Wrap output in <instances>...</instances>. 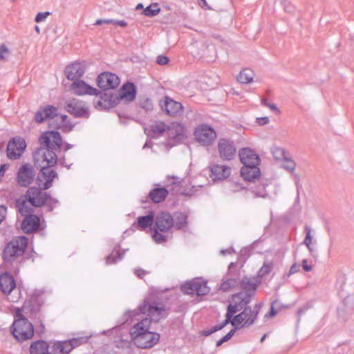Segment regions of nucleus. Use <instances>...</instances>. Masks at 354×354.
<instances>
[{
    "mask_svg": "<svg viewBox=\"0 0 354 354\" xmlns=\"http://www.w3.org/2000/svg\"><path fill=\"white\" fill-rule=\"evenodd\" d=\"M39 140L41 147L34 153L33 158L35 167L40 169L38 185H43L42 189L46 190L52 186L53 179L57 176L51 167L57 164L56 151L60 149L62 140L59 132L49 131L44 133Z\"/></svg>",
    "mask_w": 354,
    "mask_h": 354,
    "instance_id": "f257e3e1",
    "label": "nucleus"
},
{
    "mask_svg": "<svg viewBox=\"0 0 354 354\" xmlns=\"http://www.w3.org/2000/svg\"><path fill=\"white\" fill-rule=\"evenodd\" d=\"M130 317H135L140 314L147 317L142 318L135 324L130 329L131 340L140 337L149 333L152 322H158L167 317L168 312L164 302L150 296L146 298L137 310L127 312Z\"/></svg>",
    "mask_w": 354,
    "mask_h": 354,
    "instance_id": "f03ea898",
    "label": "nucleus"
},
{
    "mask_svg": "<svg viewBox=\"0 0 354 354\" xmlns=\"http://www.w3.org/2000/svg\"><path fill=\"white\" fill-rule=\"evenodd\" d=\"M34 309L31 301H26L21 308H17L15 316L17 318L12 326V333L18 341L22 342L31 339L34 335L32 324L24 316V314H34Z\"/></svg>",
    "mask_w": 354,
    "mask_h": 354,
    "instance_id": "7ed1b4c3",
    "label": "nucleus"
},
{
    "mask_svg": "<svg viewBox=\"0 0 354 354\" xmlns=\"http://www.w3.org/2000/svg\"><path fill=\"white\" fill-rule=\"evenodd\" d=\"M153 136H159L166 133L171 144H177L186 138L184 127L178 122L170 125L161 121L153 122L149 127Z\"/></svg>",
    "mask_w": 354,
    "mask_h": 354,
    "instance_id": "20e7f679",
    "label": "nucleus"
},
{
    "mask_svg": "<svg viewBox=\"0 0 354 354\" xmlns=\"http://www.w3.org/2000/svg\"><path fill=\"white\" fill-rule=\"evenodd\" d=\"M28 245V239L26 236H17L8 242L2 253V259L5 263L12 264L19 261L23 257Z\"/></svg>",
    "mask_w": 354,
    "mask_h": 354,
    "instance_id": "39448f33",
    "label": "nucleus"
},
{
    "mask_svg": "<svg viewBox=\"0 0 354 354\" xmlns=\"http://www.w3.org/2000/svg\"><path fill=\"white\" fill-rule=\"evenodd\" d=\"M156 227L153 229L152 238L157 243H165L168 236L164 233L169 232L173 228L174 218L168 212L158 214L155 219Z\"/></svg>",
    "mask_w": 354,
    "mask_h": 354,
    "instance_id": "423d86ee",
    "label": "nucleus"
},
{
    "mask_svg": "<svg viewBox=\"0 0 354 354\" xmlns=\"http://www.w3.org/2000/svg\"><path fill=\"white\" fill-rule=\"evenodd\" d=\"M250 297L251 294L247 292H240L233 296L232 303L228 306L225 315V320L228 324L236 313L248 308L247 305L250 301Z\"/></svg>",
    "mask_w": 354,
    "mask_h": 354,
    "instance_id": "0eeeda50",
    "label": "nucleus"
},
{
    "mask_svg": "<svg viewBox=\"0 0 354 354\" xmlns=\"http://www.w3.org/2000/svg\"><path fill=\"white\" fill-rule=\"evenodd\" d=\"M240 277V271L235 269V263H230L227 272L222 279L219 289L227 292L236 287L239 284Z\"/></svg>",
    "mask_w": 354,
    "mask_h": 354,
    "instance_id": "6e6552de",
    "label": "nucleus"
},
{
    "mask_svg": "<svg viewBox=\"0 0 354 354\" xmlns=\"http://www.w3.org/2000/svg\"><path fill=\"white\" fill-rule=\"evenodd\" d=\"M181 290L185 294H196L198 296L207 295L210 288L207 286V282L201 278H196L193 280L186 282L181 286Z\"/></svg>",
    "mask_w": 354,
    "mask_h": 354,
    "instance_id": "1a4fd4ad",
    "label": "nucleus"
},
{
    "mask_svg": "<svg viewBox=\"0 0 354 354\" xmlns=\"http://www.w3.org/2000/svg\"><path fill=\"white\" fill-rule=\"evenodd\" d=\"M26 148V141L20 137L12 138L7 146V157L10 160H17L21 157Z\"/></svg>",
    "mask_w": 354,
    "mask_h": 354,
    "instance_id": "9d476101",
    "label": "nucleus"
},
{
    "mask_svg": "<svg viewBox=\"0 0 354 354\" xmlns=\"http://www.w3.org/2000/svg\"><path fill=\"white\" fill-rule=\"evenodd\" d=\"M194 135L196 140L204 146L209 145L216 136L214 130L206 124L198 126L194 131Z\"/></svg>",
    "mask_w": 354,
    "mask_h": 354,
    "instance_id": "9b49d317",
    "label": "nucleus"
},
{
    "mask_svg": "<svg viewBox=\"0 0 354 354\" xmlns=\"http://www.w3.org/2000/svg\"><path fill=\"white\" fill-rule=\"evenodd\" d=\"M32 206L41 207L44 205L50 196L46 193L41 192L39 188L32 187H30L25 196Z\"/></svg>",
    "mask_w": 354,
    "mask_h": 354,
    "instance_id": "f8f14e48",
    "label": "nucleus"
},
{
    "mask_svg": "<svg viewBox=\"0 0 354 354\" xmlns=\"http://www.w3.org/2000/svg\"><path fill=\"white\" fill-rule=\"evenodd\" d=\"M160 340V334L149 331L133 340V344L140 348L147 349L153 347Z\"/></svg>",
    "mask_w": 354,
    "mask_h": 354,
    "instance_id": "ddd939ff",
    "label": "nucleus"
},
{
    "mask_svg": "<svg viewBox=\"0 0 354 354\" xmlns=\"http://www.w3.org/2000/svg\"><path fill=\"white\" fill-rule=\"evenodd\" d=\"M258 310H252L251 308H245V309L238 315L235 316L233 319H230V323L236 328L239 325L249 326L254 322L257 317Z\"/></svg>",
    "mask_w": 354,
    "mask_h": 354,
    "instance_id": "4468645a",
    "label": "nucleus"
},
{
    "mask_svg": "<svg viewBox=\"0 0 354 354\" xmlns=\"http://www.w3.org/2000/svg\"><path fill=\"white\" fill-rule=\"evenodd\" d=\"M354 313V297L348 295L342 301V305L337 309V317L346 322Z\"/></svg>",
    "mask_w": 354,
    "mask_h": 354,
    "instance_id": "2eb2a0df",
    "label": "nucleus"
},
{
    "mask_svg": "<svg viewBox=\"0 0 354 354\" xmlns=\"http://www.w3.org/2000/svg\"><path fill=\"white\" fill-rule=\"evenodd\" d=\"M218 151L222 160H230L234 158L236 149L231 140L223 138L218 140Z\"/></svg>",
    "mask_w": 354,
    "mask_h": 354,
    "instance_id": "dca6fc26",
    "label": "nucleus"
},
{
    "mask_svg": "<svg viewBox=\"0 0 354 354\" xmlns=\"http://www.w3.org/2000/svg\"><path fill=\"white\" fill-rule=\"evenodd\" d=\"M35 172L30 164L23 165L19 169L16 178L17 183L21 187H28L33 180Z\"/></svg>",
    "mask_w": 354,
    "mask_h": 354,
    "instance_id": "f3484780",
    "label": "nucleus"
},
{
    "mask_svg": "<svg viewBox=\"0 0 354 354\" xmlns=\"http://www.w3.org/2000/svg\"><path fill=\"white\" fill-rule=\"evenodd\" d=\"M97 86L104 91L113 89L120 84L118 77L111 73H101L97 80Z\"/></svg>",
    "mask_w": 354,
    "mask_h": 354,
    "instance_id": "a211bd4d",
    "label": "nucleus"
},
{
    "mask_svg": "<svg viewBox=\"0 0 354 354\" xmlns=\"http://www.w3.org/2000/svg\"><path fill=\"white\" fill-rule=\"evenodd\" d=\"M80 340L73 339L70 341L57 342L49 347L48 354H68L71 350L77 346Z\"/></svg>",
    "mask_w": 354,
    "mask_h": 354,
    "instance_id": "6ab92c4d",
    "label": "nucleus"
},
{
    "mask_svg": "<svg viewBox=\"0 0 354 354\" xmlns=\"http://www.w3.org/2000/svg\"><path fill=\"white\" fill-rule=\"evenodd\" d=\"M66 109L76 117L88 116V108L85 104L76 99L68 101L66 103Z\"/></svg>",
    "mask_w": 354,
    "mask_h": 354,
    "instance_id": "aec40b11",
    "label": "nucleus"
},
{
    "mask_svg": "<svg viewBox=\"0 0 354 354\" xmlns=\"http://www.w3.org/2000/svg\"><path fill=\"white\" fill-rule=\"evenodd\" d=\"M162 110L165 111L168 115H176L183 112V106L180 102H176L172 99L165 97L160 102Z\"/></svg>",
    "mask_w": 354,
    "mask_h": 354,
    "instance_id": "412c9836",
    "label": "nucleus"
},
{
    "mask_svg": "<svg viewBox=\"0 0 354 354\" xmlns=\"http://www.w3.org/2000/svg\"><path fill=\"white\" fill-rule=\"evenodd\" d=\"M71 88L73 92L77 95L85 94L97 95L100 94V92L97 91L96 88L91 87L84 81L79 80L73 81Z\"/></svg>",
    "mask_w": 354,
    "mask_h": 354,
    "instance_id": "4be33fe9",
    "label": "nucleus"
},
{
    "mask_svg": "<svg viewBox=\"0 0 354 354\" xmlns=\"http://www.w3.org/2000/svg\"><path fill=\"white\" fill-rule=\"evenodd\" d=\"M85 70L86 67L83 64L75 62L66 66L64 72L67 79L75 81L84 75Z\"/></svg>",
    "mask_w": 354,
    "mask_h": 354,
    "instance_id": "5701e85b",
    "label": "nucleus"
},
{
    "mask_svg": "<svg viewBox=\"0 0 354 354\" xmlns=\"http://www.w3.org/2000/svg\"><path fill=\"white\" fill-rule=\"evenodd\" d=\"M40 225L39 218L34 214L24 217L21 228L24 233L30 234L37 230Z\"/></svg>",
    "mask_w": 354,
    "mask_h": 354,
    "instance_id": "b1692460",
    "label": "nucleus"
},
{
    "mask_svg": "<svg viewBox=\"0 0 354 354\" xmlns=\"http://www.w3.org/2000/svg\"><path fill=\"white\" fill-rule=\"evenodd\" d=\"M240 160L243 165H259L260 158L259 156L250 148H243L239 151Z\"/></svg>",
    "mask_w": 354,
    "mask_h": 354,
    "instance_id": "393cba45",
    "label": "nucleus"
},
{
    "mask_svg": "<svg viewBox=\"0 0 354 354\" xmlns=\"http://www.w3.org/2000/svg\"><path fill=\"white\" fill-rule=\"evenodd\" d=\"M15 286V281L12 274L6 272L0 275V290L3 293L9 295Z\"/></svg>",
    "mask_w": 354,
    "mask_h": 354,
    "instance_id": "a878e982",
    "label": "nucleus"
},
{
    "mask_svg": "<svg viewBox=\"0 0 354 354\" xmlns=\"http://www.w3.org/2000/svg\"><path fill=\"white\" fill-rule=\"evenodd\" d=\"M259 165H245L241 169V175L247 181L254 182L260 177L261 172Z\"/></svg>",
    "mask_w": 354,
    "mask_h": 354,
    "instance_id": "bb28decb",
    "label": "nucleus"
},
{
    "mask_svg": "<svg viewBox=\"0 0 354 354\" xmlns=\"http://www.w3.org/2000/svg\"><path fill=\"white\" fill-rule=\"evenodd\" d=\"M136 87L132 83H127L120 89L116 98L126 102L133 101L136 97Z\"/></svg>",
    "mask_w": 354,
    "mask_h": 354,
    "instance_id": "cd10ccee",
    "label": "nucleus"
},
{
    "mask_svg": "<svg viewBox=\"0 0 354 354\" xmlns=\"http://www.w3.org/2000/svg\"><path fill=\"white\" fill-rule=\"evenodd\" d=\"M231 168L222 165H214L211 167V177L214 180H223L230 176Z\"/></svg>",
    "mask_w": 354,
    "mask_h": 354,
    "instance_id": "c85d7f7f",
    "label": "nucleus"
},
{
    "mask_svg": "<svg viewBox=\"0 0 354 354\" xmlns=\"http://www.w3.org/2000/svg\"><path fill=\"white\" fill-rule=\"evenodd\" d=\"M260 281L259 276L252 277H245L239 283L243 289L242 292L250 293L252 296Z\"/></svg>",
    "mask_w": 354,
    "mask_h": 354,
    "instance_id": "c756f323",
    "label": "nucleus"
},
{
    "mask_svg": "<svg viewBox=\"0 0 354 354\" xmlns=\"http://www.w3.org/2000/svg\"><path fill=\"white\" fill-rule=\"evenodd\" d=\"M15 206L18 212L22 216H29L32 212V207L26 197H20L15 201Z\"/></svg>",
    "mask_w": 354,
    "mask_h": 354,
    "instance_id": "7c9ffc66",
    "label": "nucleus"
},
{
    "mask_svg": "<svg viewBox=\"0 0 354 354\" xmlns=\"http://www.w3.org/2000/svg\"><path fill=\"white\" fill-rule=\"evenodd\" d=\"M167 195L168 191L164 187L154 188L149 193V196L151 200L156 203L164 201Z\"/></svg>",
    "mask_w": 354,
    "mask_h": 354,
    "instance_id": "2f4dec72",
    "label": "nucleus"
},
{
    "mask_svg": "<svg viewBox=\"0 0 354 354\" xmlns=\"http://www.w3.org/2000/svg\"><path fill=\"white\" fill-rule=\"evenodd\" d=\"M48 348L46 342L37 341L30 345V352L31 354H48Z\"/></svg>",
    "mask_w": 354,
    "mask_h": 354,
    "instance_id": "473e14b6",
    "label": "nucleus"
},
{
    "mask_svg": "<svg viewBox=\"0 0 354 354\" xmlns=\"http://www.w3.org/2000/svg\"><path fill=\"white\" fill-rule=\"evenodd\" d=\"M114 102V100H112L111 93H104V96L95 102V104L97 109H103L108 108Z\"/></svg>",
    "mask_w": 354,
    "mask_h": 354,
    "instance_id": "72a5a7b5",
    "label": "nucleus"
},
{
    "mask_svg": "<svg viewBox=\"0 0 354 354\" xmlns=\"http://www.w3.org/2000/svg\"><path fill=\"white\" fill-rule=\"evenodd\" d=\"M137 221L138 227L143 230L152 225L154 221V216L153 214H149L147 216H139Z\"/></svg>",
    "mask_w": 354,
    "mask_h": 354,
    "instance_id": "f704fd0d",
    "label": "nucleus"
},
{
    "mask_svg": "<svg viewBox=\"0 0 354 354\" xmlns=\"http://www.w3.org/2000/svg\"><path fill=\"white\" fill-rule=\"evenodd\" d=\"M270 151L273 158L277 161H283L289 155L288 151L279 147H273L270 149Z\"/></svg>",
    "mask_w": 354,
    "mask_h": 354,
    "instance_id": "c9c22d12",
    "label": "nucleus"
},
{
    "mask_svg": "<svg viewBox=\"0 0 354 354\" xmlns=\"http://www.w3.org/2000/svg\"><path fill=\"white\" fill-rule=\"evenodd\" d=\"M187 224V215L183 213H176L174 218L173 228L177 230L183 229Z\"/></svg>",
    "mask_w": 354,
    "mask_h": 354,
    "instance_id": "e433bc0d",
    "label": "nucleus"
},
{
    "mask_svg": "<svg viewBox=\"0 0 354 354\" xmlns=\"http://www.w3.org/2000/svg\"><path fill=\"white\" fill-rule=\"evenodd\" d=\"M275 257L277 258L276 263L272 261L268 263L267 262V275H268L274 269L279 270L281 266L283 254L281 252L278 251L276 253Z\"/></svg>",
    "mask_w": 354,
    "mask_h": 354,
    "instance_id": "4c0bfd02",
    "label": "nucleus"
},
{
    "mask_svg": "<svg viewBox=\"0 0 354 354\" xmlns=\"http://www.w3.org/2000/svg\"><path fill=\"white\" fill-rule=\"evenodd\" d=\"M285 308L277 299L273 300L270 304L269 312L267 313V318H272L277 315L281 310Z\"/></svg>",
    "mask_w": 354,
    "mask_h": 354,
    "instance_id": "58836bf2",
    "label": "nucleus"
},
{
    "mask_svg": "<svg viewBox=\"0 0 354 354\" xmlns=\"http://www.w3.org/2000/svg\"><path fill=\"white\" fill-rule=\"evenodd\" d=\"M252 79L253 73L250 69L243 70L237 77V80L241 84H248L252 82Z\"/></svg>",
    "mask_w": 354,
    "mask_h": 354,
    "instance_id": "ea45409f",
    "label": "nucleus"
},
{
    "mask_svg": "<svg viewBox=\"0 0 354 354\" xmlns=\"http://www.w3.org/2000/svg\"><path fill=\"white\" fill-rule=\"evenodd\" d=\"M304 231L306 232V236L304 238L303 243L307 247L310 253L312 254L313 252V248L311 245L313 240V236L311 235L312 230L309 225H306L304 226Z\"/></svg>",
    "mask_w": 354,
    "mask_h": 354,
    "instance_id": "a19ab883",
    "label": "nucleus"
},
{
    "mask_svg": "<svg viewBox=\"0 0 354 354\" xmlns=\"http://www.w3.org/2000/svg\"><path fill=\"white\" fill-rule=\"evenodd\" d=\"M160 11V8L156 3H153L147 6L143 10V14L147 17H154L157 15Z\"/></svg>",
    "mask_w": 354,
    "mask_h": 354,
    "instance_id": "79ce46f5",
    "label": "nucleus"
},
{
    "mask_svg": "<svg viewBox=\"0 0 354 354\" xmlns=\"http://www.w3.org/2000/svg\"><path fill=\"white\" fill-rule=\"evenodd\" d=\"M283 161L286 163L282 165V167L287 171L293 173L296 168V162L292 159L290 154Z\"/></svg>",
    "mask_w": 354,
    "mask_h": 354,
    "instance_id": "37998d69",
    "label": "nucleus"
},
{
    "mask_svg": "<svg viewBox=\"0 0 354 354\" xmlns=\"http://www.w3.org/2000/svg\"><path fill=\"white\" fill-rule=\"evenodd\" d=\"M43 110L46 119H53L58 117L57 109L55 106H47Z\"/></svg>",
    "mask_w": 354,
    "mask_h": 354,
    "instance_id": "c03bdc74",
    "label": "nucleus"
},
{
    "mask_svg": "<svg viewBox=\"0 0 354 354\" xmlns=\"http://www.w3.org/2000/svg\"><path fill=\"white\" fill-rule=\"evenodd\" d=\"M227 321L225 320L223 323L220 324H218V325H216L214 326V327L211 328L210 329H206V330H203L202 331V335H205V336H209V335H211L212 333H214V332H216L218 330H221L222 328H223L227 324Z\"/></svg>",
    "mask_w": 354,
    "mask_h": 354,
    "instance_id": "a18cd8bd",
    "label": "nucleus"
},
{
    "mask_svg": "<svg viewBox=\"0 0 354 354\" xmlns=\"http://www.w3.org/2000/svg\"><path fill=\"white\" fill-rule=\"evenodd\" d=\"M10 55L9 49L5 44L0 46V64L7 61Z\"/></svg>",
    "mask_w": 354,
    "mask_h": 354,
    "instance_id": "49530a36",
    "label": "nucleus"
},
{
    "mask_svg": "<svg viewBox=\"0 0 354 354\" xmlns=\"http://www.w3.org/2000/svg\"><path fill=\"white\" fill-rule=\"evenodd\" d=\"M115 254H114V252L106 258V263L111 264L115 263L118 260H121L123 257L124 252H121L119 250L115 252Z\"/></svg>",
    "mask_w": 354,
    "mask_h": 354,
    "instance_id": "de8ad7c7",
    "label": "nucleus"
},
{
    "mask_svg": "<svg viewBox=\"0 0 354 354\" xmlns=\"http://www.w3.org/2000/svg\"><path fill=\"white\" fill-rule=\"evenodd\" d=\"M234 333H235V329L231 330L227 335H225L223 337H222L221 339H219L216 342V346H220L224 342H226L228 340H230L232 337V336L234 335Z\"/></svg>",
    "mask_w": 354,
    "mask_h": 354,
    "instance_id": "09e8293b",
    "label": "nucleus"
},
{
    "mask_svg": "<svg viewBox=\"0 0 354 354\" xmlns=\"http://www.w3.org/2000/svg\"><path fill=\"white\" fill-rule=\"evenodd\" d=\"M300 270V265L297 263H294L290 270H289V272L287 273V274H284V277H290L292 274H295L297 272H298Z\"/></svg>",
    "mask_w": 354,
    "mask_h": 354,
    "instance_id": "8fccbe9b",
    "label": "nucleus"
},
{
    "mask_svg": "<svg viewBox=\"0 0 354 354\" xmlns=\"http://www.w3.org/2000/svg\"><path fill=\"white\" fill-rule=\"evenodd\" d=\"M50 15L49 12H39L36 15L35 20L37 23L44 21Z\"/></svg>",
    "mask_w": 354,
    "mask_h": 354,
    "instance_id": "3c124183",
    "label": "nucleus"
},
{
    "mask_svg": "<svg viewBox=\"0 0 354 354\" xmlns=\"http://www.w3.org/2000/svg\"><path fill=\"white\" fill-rule=\"evenodd\" d=\"M46 118H45L44 110H39L36 112L35 115V120L38 123L43 122Z\"/></svg>",
    "mask_w": 354,
    "mask_h": 354,
    "instance_id": "603ef678",
    "label": "nucleus"
},
{
    "mask_svg": "<svg viewBox=\"0 0 354 354\" xmlns=\"http://www.w3.org/2000/svg\"><path fill=\"white\" fill-rule=\"evenodd\" d=\"M134 274L140 279H142L149 272L142 268H136L134 270Z\"/></svg>",
    "mask_w": 354,
    "mask_h": 354,
    "instance_id": "864d4df0",
    "label": "nucleus"
},
{
    "mask_svg": "<svg viewBox=\"0 0 354 354\" xmlns=\"http://www.w3.org/2000/svg\"><path fill=\"white\" fill-rule=\"evenodd\" d=\"M267 107H268L270 110L276 115H279L281 113V111L274 104H270L267 102Z\"/></svg>",
    "mask_w": 354,
    "mask_h": 354,
    "instance_id": "5fc2aeb1",
    "label": "nucleus"
},
{
    "mask_svg": "<svg viewBox=\"0 0 354 354\" xmlns=\"http://www.w3.org/2000/svg\"><path fill=\"white\" fill-rule=\"evenodd\" d=\"M282 4L283 6V9L286 12H291L293 11L294 8L289 1L284 0L282 1Z\"/></svg>",
    "mask_w": 354,
    "mask_h": 354,
    "instance_id": "6e6d98bb",
    "label": "nucleus"
},
{
    "mask_svg": "<svg viewBox=\"0 0 354 354\" xmlns=\"http://www.w3.org/2000/svg\"><path fill=\"white\" fill-rule=\"evenodd\" d=\"M156 62L160 65H165L169 62V58L164 55H159L157 57Z\"/></svg>",
    "mask_w": 354,
    "mask_h": 354,
    "instance_id": "4d7b16f0",
    "label": "nucleus"
},
{
    "mask_svg": "<svg viewBox=\"0 0 354 354\" xmlns=\"http://www.w3.org/2000/svg\"><path fill=\"white\" fill-rule=\"evenodd\" d=\"M301 266L303 268V270L305 272H310L312 270L313 267L311 265L308 264V261L306 259H303L301 261Z\"/></svg>",
    "mask_w": 354,
    "mask_h": 354,
    "instance_id": "13d9d810",
    "label": "nucleus"
},
{
    "mask_svg": "<svg viewBox=\"0 0 354 354\" xmlns=\"http://www.w3.org/2000/svg\"><path fill=\"white\" fill-rule=\"evenodd\" d=\"M308 307L306 306H304L301 308H299L297 311V315L298 317V322L300 320V317L302 315L305 313V312L308 310Z\"/></svg>",
    "mask_w": 354,
    "mask_h": 354,
    "instance_id": "bf43d9fd",
    "label": "nucleus"
},
{
    "mask_svg": "<svg viewBox=\"0 0 354 354\" xmlns=\"http://www.w3.org/2000/svg\"><path fill=\"white\" fill-rule=\"evenodd\" d=\"M113 19H97L95 24V25H102V24H113Z\"/></svg>",
    "mask_w": 354,
    "mask_h": 354,
    "instance_id": "052dcab7",
    "label": "nucleus"
},
{
    "mask_svg": "<svg viewBox=\"0 0 354 354\" xmlns=\"http://www.w3.org/2000/svg\"><path fill=\"white\" fill-rule=\"evenodd\" d=\"M113 24L118 25L121 27H126L127 25V22L124 20L119 21V20H115V19H113Z\"/></svg>",
    "mask_w": 354,
    "mask_h": 354,
    "instance_id": "680f3d73",
    "label": "nucleus"
},
{
    "mask_svg": "<svg viewBox=\"0 0 354 354\" xmlns=\"http://www.w3.org/2000/svg\"><path fill=\"white\" fill-rule=\"evenodd\" d=\"M253 194L255 197H262L264 198L266 196V192L264 190H262L261 192H253Z\"/></svg>",
    "mask_w": 354,
    "mask_h": 354,
    "instance_id": "e2e57ef3",
    "label": "nucleus"
},
{
    "mask_svg": "<svg viewBox=\"0 0 354 354\" xmlns=\"http://www.w3.org/2000/svg\"><path fill=\"white\" fill-rule=\"evenodd\" d=\"M6 168H7V167L6 165H3L1 166V167H0V180H1L2 177L4 175Z\"/></svg>",
    "mask_w": 354,
    "mask_h": 354,
    "instance_id": "0e129e2a",
    "label": "nucleus"
},
{
    "mask_svg": "<svg viewBox=\"0 0 354 354\" xmlns=\"http://www.w3.org/2000/svg\"><path fill=\"white\" fill-rule=\"evenodd\" d=\"M257 122L260 125H263L266 124V117H261L257 118Z\"/></svg>",
    "mask_w": 354,
    "mask_h": 354,
    "instance_id": "69168bd1",
    "label": "nucleus"
},
{
    "mask_svg": "<svg viewBox=\"0 0 354 354\" xmlns=\"http://www.w3.org/2000/svg\"><path fill=\"white\" fill-rule=\"evenodd\" d=\"M58 118L61 119L62 122H66V120L68 118V116L66 115H60L59 116L58 115L57 118Z\"/></svg>",
    "mask_w": 354,
    "mask_h": 354,
    "instance_id": "338daca9",
    "label": "nucleus"
},
{
    "mask_svg": "<svg viewBox=\"0 0 354 354\" xmlns=\"http://www.w3.org/2000/svg\"><path fill=\"white\" fill-rule=\"evenodd\" d=\"M142 8H143V5L142 3H138L136 7V10H140Z\"/></svg>",
    "mask_w": 354,
    "mask_h": 354,
    "instance_id": "774afa93",
    "label": "nucleus"
}]
</instances>
